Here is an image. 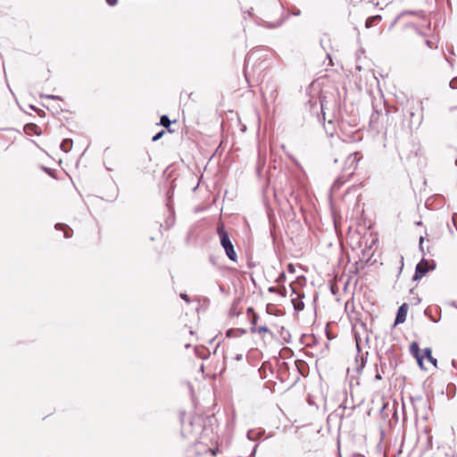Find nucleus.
<instances>
[{"label":"nucleus","mask_w":457,"mask_h":457,"mask_svg":"<svg viewBox=\"0 0 457 457\" xmlns=\"http://www.w3.org/2000/svg\"><path fill=\"white\" fill-rule=\"evenodd\" d=\"M254 72H255V71L253 68L249 70L248 66H246L245 69V74H254Z\"/></svg>","instance_id":"f3484780"},{"label":"nucleus","mask_w":457,"mask_h":457,"mask_svg":"<svg viewBox=\"0 0 457 457\" xmlns=\"http://www.w3.org/2000/svg\"><path fill=\"white\" fill-rule=\"evenodd\" d=\"M55 229L59 230H62L63 231V237L65 238H70L72 235V230L71 228H69L66 224H63V223H57L55 224L54 226Z\"/></svg>","instance_id":"6e6552de"},{"label":"nucleus","mask_w":457,"mask_h":457,"mask_svg":"<svg viewBox=\"0 0 457 457\" xmlns=\"http://www.w3.org/2000/svg\"><path fill=\"white\" fill-rule=\"evenodd\" d=\"M287 269H288V271H290V272H294L295 271L293 264H289Z\"/></svg>","instance_id":"5701e85b"},{"label":"nucleus","mask_w":457,"mask_h":457,"mask_svg":"<svg viewBox=\"0 0 457 457\" xmlns=\"http://www.w3.org/2000/svg\"><path fill=\"white\" fill-rule=\"evenodd\" d=\"M345 1L352 4H357L361 2V0H345Z\"/></svg>","instance_id":"412c9836"},{"label":"nucleus","mask_w":457,"mask_h":457,"mask_svg":"<svg viewBox=\"0 0 457 457\" xmlns=\"http://www.w3.org/2000/svg\"><path fill=\"white\" fill-rule=\"evenodd\" d=\"M251 332L257 333L263 340L274 337L273 332L266 325L252 327Z\"/></svg>","instance_id":"39448f33"},{"label":"nucleus","mask_w":457,"mask_h":457,"mask_svg":"<svg viewBox=\"0 0 457 457\" xmlns=\"http://www.w3.org/2000/svg\"><path fill=\"white\" fill-rule=\"evenodd\" d=\"M210 457H216L218 449H209Z\"/></svg>","instance_id":"dca6fc26"},{"label":"nucleus","mask_w":457,"mask_h":457,"mask_svg":"<svg viewBox=\"0 0 457 457\" xmlns=\"http://www.w3.org/2000/svg\"><path fill=\"white\" fill-rule=\"evenodd\" d=\"M292 303L294 304V307L295 310L297 311H301L303 309L304 307V304L300 300L299 296H297L296 298H293L292 299Z\"/></svg>","instance_id":"f8f14e48"},{"label":"nucleus","mask_w":457,"mask_h":457,"mask_svg":"<svg viewBox=\"0 0 457 457\" xmlns=\"http://www.w3.org/2000/svg\"><path fill=\"white\" fill-rule=\"evenodd\" d=\"M204 427V420L200 415L190 413L184 415L181 420V432L185 437L198 434Z\"/></svg>","instance_id":"f03ea898"},{"label":"nucleus","mask_w":457,"mask_h":457,"mask_svg":"<svg viewBox=\"0 0 457 457\" xmlns=\"http://www.w3.org/2000/svg\"><path fill=\"white\" fill-rule=\"evenodd\" d=\"M429 270L428 262L425 260L420 262L416 266V273L414 278L423 277Z\"/></svg>","instance_id":"0eeeda50"},{"label":"nucleus","mask_w":457,"mask_h":457,"mask_svg":"<svg viewBox=\"0 0 457 457\" xmlns=\"http://www.w3.org/2000/svg\"><path fill=\"white\" fill-rule=\"evenodd\" d=\"M452 220H453V224H454V226H455L456 229H457V213H454L453 215Z\"/></svg>","instance_id":"6ab92c4d"},{"label":"nucleus","mask_w":457,"mask_h":457,"mask_svg":"<svg viewBox=\"0 0 457 457\" xmlns=\"http://www.w3.org/2000/svg\"><path fill=\"white\" fill-rule=\"evenodd\" d=\"M425 242L428 243V239H426L424 237H420V247L422 251H424V244Z\"/></svg>","instance_id":"ddd939ff"},{"label":"nucleus","mask_w":457,"mask_h":457,"mask_svg":"<svg viewBox=\"0 0 457 457\" xmlns=\"http://www.w3.org/2000/svg\"><path fill=\"white\" fill-rule=\"evenodd\" d=\"M381 16L380 15H375V16H371V17H369L367 20H366V22H365V27L367 29H370L373 26H377L380 21H381Z\"/></svg>","instance_id":"1a4fd4ad"},{"label":"nucleus","mask_w":457,"mask_h":457,"mask_svg":"<svg viewBox=\"0 0 457 457\" xmlns=\"http://www.w3.org/2000/svg\"><path fill=\"white\" fill-rule=\"evenodd\" d=\"M256 320H257V315H256V314H254V315H253V321H252V324H253V326H252V327L256 326Z\"/></svg>","instance_id":"4be33fe9"},{"label":"nucleus","mask_w":457,"mask_h":457,"mask_svg":"<svg viewBox=\"0 0 457 457\" xmlns=\"http://www.w3.org/2000/svg\"><path fill=\"white\" fill-rule=\"evenodd\" d=\"M45 171H46V172H48V171H50V170H48V169L45 168Z\"/></svg>","instance_id":"a878e982"},{"label":"nucleus","mask_w":457,"mask_h":457,"mask_svg":"<svg viewBox=\"0 0 457 457\" xmlns=\"http://www.w3.org/2000/svg\"><path fill=\"white\" fill-rule=\"evenodd\" d=\"M106 3L110 5V6H114L117 4L118 3V0H106Z\"/></svg>","instance_id":"a211bd4d"},{"label":"nucleus","mask_w":457,"mask_h":457,"mask_svg":"<svg viewBox=\"0 0 457 457\" xmlns=\"http://www.w3.org/2000/svg\"><path fill=\"white\" fill-rule=\"evenodd\" d=\"M170 120L168 116L162 115L160 120V124L163 127H165L169 132H172L173 130L170 129Z\"/></svg>","instance_id":"9b49d317"},{"label":"nucleus","mask_w":457,"mask_h":457,"mask_svg":"<svg viewBox=\"0 0 457 457\" xmlns=\"http://www.w3.org/2000/svg\"><path fill=\"white\" fill-rule=\"evenodd\" d=\"M410 353L417 360L420 369L427 370L425 361L436 367L437 361L433 357L430 348H425L421 353L418 343L412 342L410 345Z\"/></svg>","instance_id":"7ed1b4c3"},{"label":"nucleus","mask_w":457,"mask_h":457,"mask_svg":"<svg viewBox=\"0 0 457 457\" xmlns=\"http://www.w3.org/2000/svg\"><path fill=\"white\" fill-rule=\"evenodd\" d=\"M450 87L452 88H457V77L450 81Z\"/></svg>","instance_id":"2eb2a0df"},{"label":"nucleus","mask_w":457,"mask_h":457,"mask_svg":"<svg viewBox=\"0 0 457 457\" xmlns=\"http://www.w3.org/2000/svg\"><path fill=\"white\" fill-rule=\"evenodd\" d=\"M396 25L399 28L400 38L412 43L420 52L425 53V47H438V37L432 32L430 21L423 17L413 14L401 15L396 20Z\"/></svg>","instance_id":"f257e3e1"},{"label":"nucleus","mask_w":457,"mask_h":457,"mask_svg":"<svg viewBox=\"0 0 457 457\" xmlns=\"http://www.w3.org/2000/svg\"><path fill=\"white\" fill-rule=\"evenodd\" d=\"M60 147L65 153L70 152L72 148V140L69 138L62 140V142L60 145Z\"/></svg>","instance_id":"9d476101"},{"label":"nucleus","mask_w":457,"mask_h":457,"mask_svg":"<svg viewBox=\"0 0 457 457\" xmlns=\"http://www.w3.org/2000/svg\"><path fill=\"white\" fill-rule=\"evenodd\" d=\"M165 131L164 130H162L160 131L159 133H157L154 137H153V141H157L159 140L163 135H164Z\"/></svg>","instance_id":"4468645a"},{"label":"nucleus","mask_w":457,"mask_h":457,"mask_svg":"<svg viewBox=\"0 0 457 457\" xmlns=\"http://www.w3.org/2000/svg\"><path fill=\"white\" fill-rule=\"evenodd\" d=\"M181 296H182V298H183V299H185L186 301H187V300H188V299H187V295H182Z\"/></svg>","instance_id":"b1692460"},{"label":"nucleus","mask_w":457,"mask_h":457,"mask_svg":"<svg viewBox=\"0 0 457 457\" xmlns=\"http://www.w3.org/2000/svg\"><path fill=\"white\" fill-rule=\"evenodd\" d=\"M41 97H46V98H50V99H57L58 98V96H53V95H46V96L42 95Z\"/></svg>","instance_id":"aec40b11"},{"label":"nucleus","mask_w":457,"mask_h":457,"mask_svg":"<svg viewBox=\"0 0 457 457\" xmlns=\"http://www.w3.org/2000/svg\"><path fill=\"white\" fill-rule=\"evenodd\" d=\"M408 311H409V305L406 303H403L399 307L397 314H396V318L395 320V326H396L398 324H402L406 320Z\"/></svg>","instance_id":"423d86ee"},{"label":"nucleus","mask_w":457,"mask_h":457,"mask_svg":"<svg viewBox=\"0 0 457 457\" xmlns=\"http://www.w3.org/2000/svg\"><path fill=\"white\" fill-rule=\"evenodd\" d=\"M217 234L228 258L236 262L237 261V254L234 249V245L229 238L228 233L225 229L224 223L221 221L217 225Z\"/></svg>","instance_id":"20e7f679"},{"label":"nucleus","mask_w":457,"mask_h":457,"mask_svg":"<svg viewBox=\"0 0 457 457\" xmlns=\"http://www.w3.org/2000/svg\"><path fill=\"white\" fill-rule=\"evenodd\" d=\"M231 333H232V331H231V330H228V331L227 332V336H228V337H230V336H231Z\"/></svg>","instance_id":"393cba45"}]
</instances>
